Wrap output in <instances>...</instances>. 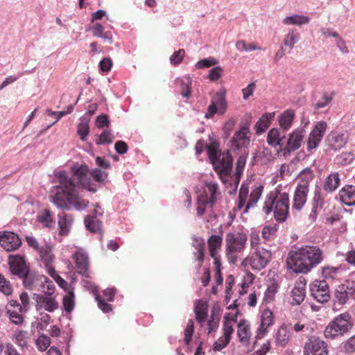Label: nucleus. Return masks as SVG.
<instances>
[{
    "mask_svg": "<svg viewBox=\"0 0 355 355\" xmlns=\"http://www.w3.org/2000/svg\"><path fill=\"white\" fill-rule=\"evenodd\" d=\"M249 193V187L245 184H242L239 193V200L236 208L238 210H241L245 205L247 198Z\"/></svg>",
    "mask_w": 355,
    "mask_h": 355,
    "instance_id": "obj_46",
    "label": "nucleus"
},
{
    "mask_svg": "<svg viewBox=\"0 0 355 355\" xmlns=\"http://www.w3.org/2000/svg\"><path fill=\"white\" fill-rule=\"evenodd\" d=\"M327 345L319 338L312 337L305 344L304 355H327Z\"/></svg>",
    "mask_w": 355,
    "mask_h": 355,
    "instance_id": "obj_15",
    "label": "nucleus"
},
{
    "mask_svg": "<svg viewBox=\"0 0 355 355\" xmlns=\"http://www.w3.org/2000/svg\"><path fill=\"white\" fill-rule=\"evenodd\" d=\"M8 263L12 275L17 277L19 279L25 277L30 271V268L27 263L25 257L22 254H10L8 257Z\"/></svg>",
    "mask_w": 355,
    "mask_h": 355,
    "instance_id": "obj_8",
    "label": "nucleus"
},
{
    "mask_svg": "<svg viewBox=\"0 0 355 355\" xmlns=\"http://www.w3.org/2000/svg\"><path fill=\"white\" fill-rule=\"evenodd\" d=\"M89 119L85 116H81L80 118V122L77 127V134L80 136V139L83 141L87 140V136L89 133Z\"/></svg>",
    "mask_w": 355,
    "mask_h": 355,
    "instance_id": "obj_38",
    "label": "nucleus"
},
{
    "mask_svg": "<svg viewBox=\"0 0 355 355\" xmlns=\"http://www.w3.org/2000/svg\"><path fill=\"white\" fill-rule=\"evenodd\" d=\"M38 220L44 223L46 227H50L53 222L51 211L48 209H45L42 214L38 216Z\"/></svg>",
    "mask_w": 355,
    "mask_h": 355,
    "instance_id": "obj_58",
    "label": "nucleus"
},
{
    "mask_svg": "<svg viewBox=\"0 0 355 355\" xmlns=\"http://www.w3.org/2000/svg\"><path fill=\"white\" fill-rule=\"evenodd\" d=\"M263 192V187H257L252 190L248 202H247L243 213H248V210L254 207L258 202Z\"/></svg>",
    "mask_w": 355,
    "mask_h": 355,
    "instance_id": "obj_42",
    "label": "nucleus"
},
{
    "mask_svg": "<svg viewBox=\"0 0 355 355\" xmlns=\"http://www.w3.org/2000/svg\"><path fill=\"white\" fill-rule=\"evenodd\" d=\"M35 300V308L37 311L44 309L48 312L52 313L58 309V302L55 297L50 296L46 294L40 293L34 294Z\"/></svg>",
    "mask_w": 355,
    "mask_h": 355,
    "instance_id": "obj_13",
    "label": "nucleus"
},
{
    "mask_svg": "<svg viewBox=\"0 0 355 355\" xmlns=\"http://www.w3.org/2000/svg\"><path fill=\"white\" fill-rule=\"evenodd\" d=\"M340 200L347 206L355 205V186L347 184L339 191Z\"/></svg>",
    "mask_w": 355,
    "mask_h": 355,
    "instance_id": "obj_24",
    "label": "nucleus"
},
{
    "mask_svg": "<svg viewBox=\"0 0 355 355\" xmlns=\"http://www.w3.org/2000/svg\"><path fill=\"white\" fill-rule=\"evenodd\" d=\"M327 124L325 121H319L314 126L309 135H312L313 137H317L322 140L327 130Z\"/></svg>",
    "mask_w": 355,
    "mask_h": 355,
    "instance_id": "obj_47",
    "label": "nucleus"
},
{
    "mask_svg": "<svg viewBox=\"0 0 355 355\" xmlns=\"http://www.w3.org/2000/svg\"><path fill=\"white\" fill-rule=\"evenodd\" d=\"M285 135H282L280 130L277 128H273L269 130L267 135V143L273 148L279 146L282 148L284 146V139Z\"/></svg>",
    "mask_w": 355,
    "mask_h": 355,
    "instance_id": "obj_25",
    "label": "nucleus"
},
{
    "mask_svg": "<svg viewBox=\"0 0 355 355\" xmlns=\"http://www.w3.org/2000/svg\"><path fill=\"white\" fill-rule=\"evenodd\" d=\"M209 159L214 170L220 174L230 175L233 159L229 150L220 153L218 150V143L216 141L211 142L206 146Z\"/></svg>",
    "mask_w": 355,
    "mask_h": 355,
    "instance_id": "obj_4",
    "label": "nucleus"
},
{
    "mask_svg": "<svg viewBox=\"0 0 355 355\" xmlns=\"http://www.w3.org/2000/svg\"><path fill=\"white\" fill-rule=\"evenodd\" d=\"M306 136V130L304 128L295 129L288 135L286 144L279 151L283 153L284 156L290 155L292 152L298 150Z\"/></svg>",
    "mask_w": 355,
    "mask_h": 355,
    "instance_id": "obj_9",
    "label": "nucleus"
},
{
    "mask_svg": "<svg viewBox=\"0 0 355 355\" xmlns=\"http://www.w3.org/2000/svg\"><path fill=\"white\" fill-rule=\"evenodd\" d=\"M12 291L13 289L10 282L0 273V292L6 295H10L12 294Z\"/></svg>",
    "mask_w": 355,
    "mask_h": 355,
    "instance_id": "obj_53",
    "label": "nucleus"
},
{
    "mask_svg": "<svg viewBox=\"0 0 355 355\" xmlns=\"http://www.w3.org/2000/svg\"><path fill=\"white\" fill-rule=\"evenodd\" d=\"M96 300L98 303V308L103 313H109L112 311L111 304L107 303L105 300H103L99 295H96Z\"/></svg>",
    "mask_w": 355,
    "mask_h": 355,
    "instance_id": "obj_61",
    "label": "nucleus"
},
{
    "mask_svg": "<svg viewBox=\"0 0 355 355\" xmlns=\"http://www.w3.org/2000/svg\"><path fill=\"white\" fill-rule=\"evenodd\" d=\"M278 230V225H270L265 226L261 232L262 237L265 240H270L275 236L276 232Z\"/></svg>",
    "mask_w": 355,
    "mask_h": 355,
    "instance_id": "obj_52",
    "label": "nucleus"
},
{
    "mask_svg": "<svg viewBox=\"0 0 355 355\" xmlns=\"http://www.w3.org/2000/svg\"><path fill=\"white\" fill-rule=\"evenodd\" d=\"M71 171L73 175L69 177L75 181L76 187L79 186L93 193L97 191L96 185L92 182L91 178L89 175V168L87 165L73 166L71 168Z\"/></svg>",
    "mask_w": 355,
    "mask_h": 355,
    "instance_id": "obj_7",
    "label": "nucleus"
},
{
    "mask_svg": "<svg viewBox=\"0 0 355 355\" xmlns=\"http://www.w3.org/2000/svg\"><path fill=\"white\" fill-rule=\"evenodd\" d=\"M76 267L77 272L83 276L89 277V260L88 257L84 252H77L74 254Z\"/></svg>",
    "mask_w": 355,
    "mask_h": 355,
    "instance_id": "obj_22",
    "label": "nucleus"
},
{
    "mask_svg": "<svg viewBox=\"0 0 355 355\" xmlns=\"http://www.w3.org/2000/svg\"><path fill=\"white\" fill-rule=\"evenodd\" d=\"M349 298L355 300V282L347 281L336 289L334 301L339 304H345Z\"/></svg>",
    "mask_w": 355,
    "mask_h": 355,
    "instance_id": "obj_12",
    "label": "nucleus"
},
{
    "mask_svg": "<svg viewBox=\"0 0 355 355\" xmlns=\"http://www.w3.org/2000/svg\"><path fill=\"white\" fill-rule=\"evenodd\" d=\"M230 338H226L225 336H221L220 338L218 339L217 341H216L214 345H213V350L216 352H220L221 351L222 349H223L224 348H225L227 345L230 343Z\"/></svg>",
    "mask_w": 355,
    "mask_h": 355,
    "instance_id": "obj_57",
    "label": "nucleus"
},
{
    "mask_svg": "<svg viewBox=\"0 0 355 355\" xmlns=\"http://www.w3.org/2000/svg\"><path fill=\"white\" fill-rule=\"evenodd\" d=\"M185 51L184 49H179L175 51L170 57L171 63L173 65L180 64L184 55Z\"/></svg>",
    "mask_w": 355,
    "mask_h": 355,
    "instance_id": "obj_62",
    "label": "nucleus"
},
{
    "mask_svg": "<svg viewBox=\"0 0 355 355\" xmlns=\"http://www.w3.org/2000/svg\"><path fill=\"white\" fill-rule=\"evenodd\" d=\"M205 241L202 239L195 236L193 238V247L196 250L194 252L195 255H197L196 259L200 262L198 268L201 267L202 262L205 259Z\"/></svg>",
    "mask_w": 355,
    "mask_h": 355,
    "instance_id": "obj_36",
    "label": "nucleus"
},
{
    "mask_svg": "<svg viewBox=\"0 0 355 355\" xmlns=\"http://www.w3.org/2000/svg\"><path fill=\"white\" fill-rule=\"evenodd\" d=\"M58 225L60 227V234L61 235H67L72 225L73 218L71 215H68L64 212L58 214Z\"/></svg>",
    "mask_w": 355,
    "mask_h": 355,
    "instance_id": "obj_33",
    "label": "nucleus"
},
{
    "mask_svg": "<svg viewBox=\"0 0 355 355\" xmlns=\"http://www.w3.org/2000/svg\"><path fill=\"white\" fill-rule=\"evenodd\" d=\"M355 159V154L353 151L343 152L336 155L335 162L338 165L347 166L350 164Z\"/></svg>",
    "mask_w": 355,
    "mask_h": 355,
    "instance_id": "obj_43",
    "label": "nucleus"
},
{
    "mask_svg": "<svg viewBox=\"0 0 355 355\" xmlns=\"http://www.w3.org/2000/svg\"><path fill=\"white\" fill-rule=\"evenodd\" d=\"M0 244L8 252L16 250L21 245L19 235L13 232H0Z\"/></svg>",
    "mask_w": 355,
    "mask_h": 355,
    "instance_id": "obj_14",
    "label": "nucleus"
},
{
    "mask_svg": "<svg viewBox=\"0 0 355 355\" xmlns=\"http://www.w3.org/2000/svg\"><path fill=\"white\" fill-rule=\"evenodd\" d=\"M305 285L302 282L295 284L291 291L293 304L299 305L304 301L306 294Z\"/></svg>",
    "mask_w": 355,
    "mask_h": 355,
    "instance_id": "obj_31",
    "label": "nucleus"
},
{
    "mask_svg": "<svg viewBox=\"0 0 355 355\" xmlns=\"http://www.w3.org/2000/svg\"><path fill=\"white\" fill-rule=\"evenodd\" d=\"M6 309L11 322L17 325H21L23 324L24 316L22 315V313L25 312L24 310H19L16 308L10 306V302H8Z\"/></svg>",
    "mask_w": 355,
    "mask_h": 355,
    "instance_id": "obj_34",
    "label": "nucleus"
},
{
    "mask_svg": "<svg viewBox=\"0 0 355 355\" xmlns=\"http://www.w3.org/2000/svg\"><path fill=\"white\" fill-rule=\"evenodd\" d=\"M323 260V252L317 246L305 245L289 252L286 263L296 273H307Z\"/></svg>",
    "mask_w": 355,
    "mask_h": 355,
    "instance_id": "obj_2",
    "label": "nucleus"
},
{
    "mask_svg": "<svg viewBox=\"0 0 355 355\" xmlns=\"http://www.w3.org/2000/svg\"><path fill=\"white\" fill-rule=\"evenodd\" d=\"M87 230L93 233H99L102 234V223L96 218V216H87L84 220Z\"/></svg>",
    "mask_w": 355,
    "mask_h": 355,
    "instance_id": "obj_35",
    "label": "nucleus"
},
{
    "mask_svg": "<svg viewBox=\"0 0 355 355\" xmlns=\"http://www.w3.org/2000/svg\"><path fill=\"white\" fill-rule=\"evenodd\" d=\"M315 178L313 171L308 167L302 171L297 175V178L299 180V182L297 183V187H305L306 189H309V185L311 182Z\"/></svg>",
    "mask_w": 355,
    "mask_h": 355,
    "instance_id": "obj_27",
    "label": "nucleus"
},
{
    "mask_svg": "<svg viewBox=\"0 0 355 355\" xmlns=\"http://www.w3.org/2000/svg\"><path fill=\"white\" fill-rule=\"evenodd\" d=\"M249 128L247 126L243 127L240 130L235 132L231 139L232 148L234 150H239L242 147H247L250 144Z\"/></svg>",
    "mask_w": 355,
    "mask_h": 355,
    "instance_id": "obj_19",
    "label": "nucleus"
},
{
    "mask_svg": "<svg viewBox=\"0 0 355 355\" xmlns=\"http://www.w3.org/2000/svg\"><path fill=\"white\" fill-rule=\"evenodd\" d=\"M343 268L341 266L334 267V266H325L322 270V274L323 277L326 279H336L343 272Z\"/></svg>",
    "mask_w": 355,
    "mask_h": 355,
    "instance_id": "obj_40",
    "label": "nucleus"
},
{
    "mask_svg": "<svg viewBox=\"0 0 355 355\" xmlns=\"http://www.w3.org/2000/svg\"><path fill=\"white\" fill-rule=\"evenodd\" d=\"M310 21V18L304 15H293L288 16L283 19V23L286 25L301 26L306 24Z\"/></svg>",
    "mask_w": 355,
    "mask_h": 355,
    "instance_id": "obj_41",
    "label": "nucleus"
},
{
    "mask_svg": "<svg viewBox=\"0 0 355 355\" xmlns=\"http://www.w3.org/2000/svg\"><path fill=\"white\" fill-rule=\"evenodd\" d=\"M19 298L21 304L16 300H10V306L19 310H24L26 312L28 311L30 309V299L27 293L23 292L20 294Z\"/></svg>",
    "mask_w": 355,
    "mask_h": 355,
    "instance_id": "obj_39",
    "label": "nucleus"
},
{
    "mask_svg": "<svg viewBox=\"0 0 355 355\" xmlns=\"http://www.w3.org/2000/svg\"><path fill=\"white\" fill-rule=\"evenodd\" d=\"M273 323V314H272V312L267 309H265L263 312H262V314H261V324H260V327L257 330V334L256 336V339H261L262 338L266 331H267V328L272 324Z\"/></svg>",
    "mask_w": 355,
    "mask_h": 355,
    "instance_id": "obj_21",
    "label": "nucleus"
},
{
    "mask_svg": "<svg viewBox=\"0 0 355 355\" xmlns=\"http://www.w3.org/2000/svg\"><path fill=\"white\" fill-rule=\"evenodd\" d=\"M309 192V189H306L304 187H296L293 196V209L297 211L302 209L306 202Z\"/></svg>",
    "mask_w": 355,
    "mask_h": 355,
    "instance_id": "obj_23",
    "label": "nucleus"
},
{
    "mask_svg": "<svg viewBox=\"0 0 355 355\" xmlns=\"http://www.w3.org/2000/svg\"><path fill=\"white\" fill-rule=\"evenodd\" d=\"M23 285L27 289L36 290L38 291L44 288L46 277L39 273L28 272V274L22 279Z\"/></svg>",
    "mask_w": 355,
    "mask_h": 355,
    "instance_id": "obj_16",
    "label": "nucleus"
},
{
    "mask_svg": "<svg viewBox=\"0 0 355 355\" xmlns=\"http://www.w3.org/2000/svg\"><path fill=\"white\" fill-rule=\"evenodd\" d=\"M227 110V101L225 92H217L212 98L211 104L207 108V112L205 114V118L211 119L214 115L218 113L220 115L225 114Z\"/></svg>",
    "mask_w": 355,
    "mask_h": 355,
    "instance_id": "obj_11",
    "label": "nucleus"
},
{
    "mask_svg": "<svg viewBox=\"0 0 355 355\" xmlns=\"http://www.w3.org/2000/svg\"><path fill=\"white\" fill-rule=\"evenodd\" d=\"M247 236L245 234L238 232L228 233L226 235V248L234 252H241L245 248Z\"/></svg>",
    "mask_w": 355,
    "mask_h": 355,
    "instance_id": "obj_18",
    "label": "nucleus"
},
{
    "mask_svg": "<svg viewBox=\"0 0 355 355\" xmlns=\"http://www.w3.org/2000/svg\"><path fill=\"white\" fill-rule=\"evenodd\" d=\"M326 141L328 146L336 151L344 147L347 141L344 134L338 132H331L327 137Z\"/></svg>",
    "mask_w": 355,
    "mask_h": 355,
    "instance_id": "obj_20",
    "label": "nucleus"
},
{
    "mask_svg": "<svg viewBox=\"0 0 355 355\" xmlns=\"http://www.w3.org/2000/svg\"><path fill=\"white\" fill-rule=\"evenodd\" d=\"M194 311L196 320L202 325L207 317V304L202 300H198V304L195 306Z\"/></svg>",
    "mask_w": 355,
    "mask_h": 355,
    "instance_id": "obj_37",
    "label": "nucleus"
},
{
    "mask_svg": "<svg viewBox=\"0 0 355 355\" xmlns=\"http://www.w3.org/2000/svg\"><path fill=\"white\" fill-rule=\"evenodd\" d=\"M310 292L313 297L321 304L327 302L331 298L329 284L325 279L314 280L310 284Z\"/></svg>",
    "mask_w": 355,
    "mask_h": 355,
    "instance_id": "obj_10",
    "label": "nucleus"
},
{
    "mask_svg": "<svg viewBox=\"0 0 355 355\" xmlns=\"http://www.w3.org/2000/svg\"><path fill=\"white\" fill-rule=\"evenodd\" d=\"M295 118V111L288 109L279 116V125L281 128L288 130L292 125Z\"/></svg>",
    "mask_w": 355,
    "mask_h": 355,
    "instance_id": "obj_30",
    "label": "nucleus"
},
{
    "mask_svg": "<svg viewBox=\"0 0 355 355\" xmlns=\"http://www.w3.org/2000/svg\"><path fill=\"white\" fill-rule=\"evenodd\" d=\"M300 35L295 30L290 29L284 39V44L292 49L300 40Z\"/></svg>",
    "mask_w": 355,
    "mask_h": 355,
    "instance_id": "obj_45",
    "label": "nucleus"
},
{
    "mask_svg": "<svg viewBox=\"0 0 355 355\" xmlns=\"http://www.w3.org/2000/svg\"><path fill=\"white\" fill-rule=\"evenodd\" d=\"M191 79L189 76L184 77L181 80L180 84V94L183 97L189 98L191 95Z\"/></svg>",
    "mask_w": 355,
    "mask_h": 355,
    "instance_id": "obj_49",
    "label": "nucleus"
},
{
    "mask_svg": "<svg viewBox=\"0 0 355 355\" xmlns=\"http://www.w3.org/2000/svg\"><path fill=\"white\" fill-rule=\"evenodd\" d=\"M237 336L239 339V342L245 345L248 346L250 343L251 333L250 325L247 323L245 320H242L238 324Z\"/></svg>",
    "mask_w": 355,
    "mask_h": 355,
    "instance_id": "obj_26",
    "label": "nucleus"
},
{
    "mask_svg": "<svg viewBox=\"0 0 355 355\" xmlns=\"http://www.w3.org/2000/svg\"><path fill=\"white\" fill-rule=\"evenodd\" d=\"M234 283V278L232 275L227 277L226 279V288H225V301L227 304L232 295V286Z\"/></svg>",
    "mask_w": 355,
    "mask_h": 355,
    "instance_id": "obj_59",
    "label": "nucleus"
},
{
    "mask_svg": "<svg viewBox=\"0 0 355 355\" xmlns=\"http://www.w3.org/2000/svg\"><path fill=\"white\" fill-rule=\"evenodd\" d=\"M290 333L284 328L281 327L277 333V341L282 347H284L290 339Z\"/></svg>",
    "mask_w": 355,
    "mask_h": 355,
    "instance_id": "obj_50",
    "label": "nucleus"
},
{
    "mask_svg": "<svg viewBox=\"0 0 355 355\" xmlns=\"http://www.w3.org/2000/svg\"><path fill=\"white\" fill-rule=\"evenodd\" d=\"M207 190L198 196L197 200V215L202 216L205 212L207 207L212 208L216 202L218 192V186L216 183H207L206 184Z\"/></svg>",
    "mask_w": 355,
    "mask_h": 355,
    "instance_id": "obj_6",
    "label": "nucleus"
},
{
    "mask_svg": "<svg viewBox=\"0 0 355 355\" xmlns=\"http://www.w3.org/2000/svg\"><path fill=\"white\" fill-rule=\"evenodd\" d=\"M51 250L50 248L44 246L39 252L44 266L46 265H51L54 260V256L51 254Z\"/></svg>",
    "mask_w": 355,
    "mask_h": 355,
    "instance_id": "obj_48",
    "label": "nucleus"
},
{
    "mask_svg": "<svg viewBox=\"0 0 355 355\" xmlns=\"http://www.w3.org/2000/svg\"><path fill=\"white\" fill-rule=\"evenodd\" d=\"M73 298L74 295L72 292L69 293L68 295L63 297V306L64 310L68 313L71 312L74 308Z\"/></svg>",
    "mask_w": 355,
    "mask_h": 355,
    "instance_id": "obj_54",
    "label": "nucleus"
},
{
    "mask_svg": "<svg viewBox=\"0 0 355 355\" xmlns=\"http://www.w3.org/2000/svg\"><path fill=\"white\" fill-rule=\"evenodd\" d=\"M275 116V112L264 113L255 125L257 134L260 135L269 127L271 120Z\"/></svg>",
    "mask_w": 355,
    "mask_h": 355,
    "instance_id": "obj_32",
    "label": "nucleus"
},
{
    "mask_svg": "<svg viewBox=\"0 0 355 355\" xmlns=\"http://www.w3.org/2000/svg\"><path fill=\"white\" fill-rule=\"evenodd\" d=\"M95 123L98 128H107L110 125V121L106 114H102L96 117Z\"/></svg>",
    "mask_w": 355,
    "mask_h": 355,
    "instance_id": "obj_64",
    "label": "nucleus"
},
{
    "mask_svg": "<svg viewBox=\"0 0 355 355\" xmlns=\"http://www.w3.org/2000/svg\"><path fill=\"white\" fill-rule=\"evenodd\" d=\"M218 63V60L213 58L209 57L208 58H204L202 60H199L196 64V67L198 69H202L209 67L211 66L215 65Z\"/></svg>",
    "mask_w": 355,
    "mask_h": 355,
    "instance_id": "obj_56",
    "label": "nucleus"
},
{
    "mask_svg": "<svg viewBox=\"0 0 355 355\" xmlns=\"http://www.w3.org/2000/svg\"><path fill=\"white\" fill-rule=\"evenodd\" d=\"M340 179L338 172L329 174L325 179L323 188L328 193H332L338 189L340 185Z\"/></svg>",
    "mask_w": 355,
    "mask_h": 355,
    "instance_id": "obj_29",
    "label": "nucleus"
},
{
    "mask_svg": "<svg viewBox=\"0 0 355 355\" xmlns=\"http://www.w3.org/2000/svg\"><path fill=\"white\" fill-rule=\"evenodd\" d=\"M114 135L111 133V132L110 130H105L100 135H98L96 140V144L97 145H103L106 144H110L112 143Z\"/></svg>",
    "mask_w": 355,
    "mask_h": 355,
    "instance_id": "obj_51",
    "label": "nucleus"
},
{
    "mask_svg": "<svg viewBox=\"0 0 355 355\" xmlns=\"http://www.w3.org/2000/svg\"><path fill=\"white\" fill-rule=\"evenodd\" d=\"M271 257L270 250L264 248H257L256 252L252 254L250 259V263L253 270H261L268 263Z\"/></svg>",
    "mask_w": 355,
    "mask_h": 355,
    "instance_id": "obj_17",
    "label": "nucleus"
},
{
    "mask_svg": "<svg viewBox=\"0 0 355 355\" xmlns=\"http://www.w3.org/2000/svg\"><path fill=\"white\" fill-rule=\"evenodd\" d=\"M353 325L352 316L348 313H341L328 324L324 331V336L328 339H335L348 332Z\"/></svg>",
    "mask_w": 355,
    "mask_h": 355,
    "instance_id": "obj_5",
    "label": "nucleus"
},
{
    "mask_svg": "<svg viewBox=\"0 0 355 355\" xmlns=\"http://www.w3.org/2000/svg\"><path fill=\"white\" fill-rule=\"evenodd\" d=\"M0 349L3 355H20L14 346L10 343L1 345Z\"/></svg>",
    "mask_w": 355,
    "mask_h": 355,
    "instance_id": "obj_63",
    "label": "nucleus"
},
{
    "mask_svg": "<svg viewBox=\"0 0 355 355\" xmlns=\"http://www.w3.org/2000/svg\"><path fill=\"white\" fill-rule=\"evenodd\" d=\"M94 37H101L105 42L112 44L113 42L112 35L110 31H104V26L100 23H95L91 28Z\"/></svg>",
    "mask_w": 355,
    "mask_h": 355,
    "instance_id": "obj_28",
    "label": "nucleus"
},
{
    "mask_svg": "<svg viewBox=\"0 0 355 355\" xmlns=\"http://www.w3.org/2000/svg\"><path fill=\"white\" fill-rule=\"evenodd\" d=\"M236 319H234L232 318H229V314L225 315L224 317V322H223V336L228 338L231 339L232 334L234 332V323L236 322Z\"/></svg>",
    "mask_w": 355,
    "mask_h": 355,
    "instance_id": "obj_44",
    "label": "nucleus"
},
{
    "mask_svg": "<svg viewBox=\"0 0 355 355\" xmlns=\"http://www.w3.org/2000/svg\"><path fill=\"white\" fill-rule=\"evenodd\" d=\"M89 174L90 176H92L96 182L101 184L105 182L107 176L106 173L103 172L101 170L97 168L92 169Z\"/></svg>",
    "mask_w": 355,
    "mask_h": 355,
    "instance_id": "obj_55",
    "label": "nucleus"
},
{
    "mask_svg": "<svg viewBox=\"0 0 355 355\" xmlns=\"http://www.w3.org/2000/svg\"><path fill=\"white\" fill-rule=\"evenodd\" d=\"M222 236L219 235H211L208 239L209 249L219 248L222 244Z\"/></svg>",
    "mask_w": 355,
    "mask_h": 355,
    "instance_id": "obj_60",
    "label": "nucleus"
},
{
    "mask_svg": "<svg viewBox=\"0 0 355 355\" xmlns=\"http://www.w3.org/2000/svg\"><path fill=\"white\" fill-rule=\"evenodd\" d=\"M59 185L55 187V192L51 196V202L58 207L69 210L71 207L80 211L87 208L89 201L78 196L75 181L65 171H60L55 174Z\"/></svg>",
    "mask_w": 355,
    "mask_h": 355,
    "instance_id": "obj_1",
    "label": "nucleus"
},
{
    "mask_svg": "<svg viewBox=\"0 0 355 355\" xmlns=\"http://www.w3.org/2000/svg\"><path fill=\"white\" fill-rule=\"evenodd\" d=\"M289 210V196L288 193H280L277 190L272 191L267 196L263 211L266 214L274 212V218L279 223L284 222Z\"/></svg>",
    "mask_w": 355,
    "mask_h": 355,
    "instance_id": "obj_3",
    "label": "nucleus"
}]
</instances>
